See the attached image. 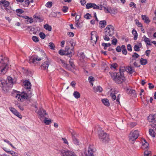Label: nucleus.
Instances as JSON below:
<instances>
[{"label": "nucleus", "instance_id": "obj_1", "mask_svg": "<svg viewBox=\"0 0 156 156\" xmlns=\"http://www.w3.org/2000/svg\"><path fill=\"white\" fill-rule=\"evenodd\" d=\"M110 74L113 80L117 83H120L125 80L123 73L120 72L118 73H110Z\"/></svg>", "mask_w": 156, "mask_h": 156}, {"label": "nucleus", "instance_id": "obj_2", "mask_svg": "<svg viewBox=\"0 0 156 156\" xmlns=\"http://www.w3.org/2000/svg\"><path fill=\"white\" fill-rule=\"evenodd\" d=\"M1 84L3 87H12L13 85L12 79L10 76H8L6 81L2 78L0 77V85Z\"/></svg>", "mask_w": 156, "mask_h": 156}, {"label": "nucleus", "instance_id": "obj_3", "mask_svg": "<svg viewBox=\"0 0 156 156\" xmlns=\"http://www.w3.org/2000/svg\"><path fill=\"white\" fill-rule=\"evenodd\" d=\"M98 136L100 141L103 143H108L110 140L109 134L103 131L100 132L99 133Z\"/></svg>", "mask_w": 156, "mask_h": 156}, {"label": "nucleus", "instance_id": "obj_4", "mask_svg": "<svg viewBox=\"0 0 156 156\" xmlns=\"http://www.w3.org/2000/svg\"><path fill=\"white\" fill-rule=\"evenodd\" d=\"M139 135V132L137 130L131 132L129 135V141L132 144H133L136 140Z\"/></svg>", "mask_w": 156, "mask_h": 156}, {"label": "nucleus", "instance_id": "obj_5", "mask_svg": "<svg viewBox=\"0 0 156 156\" xmlns=\"http://www.w3.org/2000/svg\"><path fill=\"white\" fill-rule=\"evenodd\" d=\"M114 33V28L112 25H108L105 29V34L106 36H112Z\"/></svg>", "mask_w": 156, "mask_h": 156}, {"label": "nucleus", "instance_id": "obj_6", "mask_svg": "<svg viewBox=\"0 0 156 156\" xmlns=\"http://www.w3.org/2000/svg\"><path fill=\"white\" fill-rule=\"evenodd\" d=\"M28 97V96L25 91L21 92L20 94H17L16 96V98L21 102H23Z\"/></svg>", "mask_w": 156, "mask_h": 156}, {"label": "nucleus", "instance_id": "obj_7", "mask_svg": "<svg viewBox=\"0 0 156 156\" xmlns=\"http://www.w3.org/2000/svg\"><path fill=\"white\" fill-rule=\"evenodd\" d=\"M7 60L5 61V62H6ZM8 63H5V64H2L0 66V74L4 75L6 72L8 68Z\"/></svg>", "mask_w": 156, "mask_h": 156}, {"label": "nucleus", "instance_id": "obj_8", "mask_svg": "<svg viewBox=\"0 0 156 156\" xmlns=\"http://www.w3.org/2000/svg\"><path fill=\"white\" fill-rule=\"evenodd\" d=\"M98 38L97 34V33L95 31H92L91 34V40L92 43V45L94 46V44H96Z\"/></svg>", "mask_w": 156, "mask_h": 156}, {"label": "nucleus", "instance_id": "obj_9", "mask_svg": "<svg viewBox=\"0 0 156 156\" xmlns=\"http://www.w3.org/2000/svg\"><path fill=\"white\" fill-rule=\"evenodd\" d=\"M60 153L62 156H76L73 152L68 151L62 150Z\"/></svg>", "mask_w": 156, "mask_h": 156}, {"label": "nucleus", "instance_id": "obj_10", "mask_svg": "<svg viewBox=\"0 0 156 156\" xmlns=\"http://www.w3.org/2000/svg\"><path fill=\"white\" fill-rule=\"evenodd\" d=\"M42 59V58L37 55L32 56L30 59L29 62L30 63H32L34 64L37 63V61H40Z\"/></svg>", "mask_w": 156, "mask_h": 156}, {"label": "nucleus", "instance_id": "obj_11", "mask_svg": "<svg viewBox=\"0 0 156 156\" xmlns=\"http://www.w3.org/2000/svg\"><path fill=\"white\" fill-rule=\"evenodd\" d=\"M9 2L5 0H1L0 2V5L2 9H3L4 8V9L5 10L9 7Z\"/></svg>", "mask_w": 156, "mask_h": 156}, {"label": "nucleus", "instance_id": "obj_12", "mask_svg": "<svg viewBox=\"0 0 156 156\" xmlns=\"http://www.w3.org/2000/svg\"><path fill=\"white\" fill-rule=\"evenodd\" d=\"M148 120L153 123H156V113L154 114H150L147 118Z\"/></svg>", "mask_w": 156, "mask_h": 156}, {"label": "nucleus", "instance_id": "obj_13", "mask_svg": "<svg viewBox=\"0 0 156 156\" xmlns=\"http://www.w3.org/2000/svg\"><path fill=\"white\" fill-rule=\"evenodd\" d=\"M50 61L48 59L47 60L44 62L41 66V69L43 70H45L48 69L49 65L50 64Z\"/></svg>", "mask_w": 156, "mask_h": 156}, {"label": "nucleus", "instance_id": "obj_14", "mask_svg": "<svg viewBox=\"0 0 156 156\" xmlns=\"http://www.w3.org/2000/svg\"><path fill=\"white\" fill-rule=\"evenodd\" d=\"M126 91L128 94L131 95L133 97H136V91L134 90L127 88Z\"/></svg>", "mask_w": 156, "mask_h": 156}, {"label": "nucleus", "instance_id": "obj_15", "mask_svg": "<svg viewBox=\"0 0 156 156\" xmlns=\"http://www.w3.org/2000/svg\"><path fill=\"white\" fill-rule=\"evenodd\" d=\"M141 142L142 144V147L143 149H147L149 147V144L144 138H142Z\"/></svg>", "mask_w": 156, "mask_h": 156}, {"label": "nucleus", "instance_id": "obj_16", "mask_svg": "<svg viewBox=\"0 0 156 156\" xmlns=\"http://www.w3.org/2000/svg\"><path fill=\"white\" fill-rule=\"evenodd\" d=\"M23 86L24 88H31V85L30 82L28 80H25L23 83Z\"/></svg>", "mask_w": 156, "mask_h": 156}, {"label": "nucleus", "instance_id": "obj_17", "mask_svg": "<svg viewBox=\"0 0 156 156\" xmlns=\"http://www.w3.org/2000/svg\"><path fill=\"white\" fill-rule=\"evenodd\" d=\"M75 133H73L71 134L73 142L76 145H78L79 144V142L78 140L76 138Z\"/></svg>", "mask_w": 156, "mask_h": 156}, {"label": "nucleus", "instance_id": "obj_18", "mask_svg": "<svg viewBox=\"0 0 156 156\" xmlns=\"http://www.w3.org/2000/svg\"><path fill=\"white\" fill-rule=\"evenodd\" d=\"M38 114L41 116V117H44V115H47V113L46 112L45 110L43 108H40L38 112Z\"/></svg>", "mask_w": 156, "mask_h": 156}, {"label": "nucleus", "instance_id": "obj_19", "mask_svg": "<svg viewBox=\"0 0 156 156\" xmlns=\"http://www.w3.org/2000/svg\"><path fill=\"white\" fill-rule=\"evenodd\" d=\"M142 47V44L140 42L135 45L133 47L134 50L136 51H140V48Z\"/></svg>", "mask_w": 156, "mask_h": 156}, {"label": "nucleus", "instance_id": "obj_20", "mask_svg": "<svg viewBox=\"0 0 156 156\" xmlns=\"http://www.w3.org/2000/svg\"><path fill=\"white\" fill-rule=\"evenodd\" d=\"M93 150L89 147L87 153H85V156H94Z\"/></svg>", "mask_w": 156, "mask_h": 156}, {"label": "nucleus", "instance_id": "obj_21", "mask_svg": "<svg viewBox=\"0 0 156 156\" xmlns=\"http://www.w3.org/2000/svg\"><path fill=\"white\" fill-rule=\"evenodd\" d=\"M7 60L6 63H8V60L7 58H3L2 55H0V63H1L2 64H5V60Z\"/></svg>", "mask_w": 156, "mask_h": 156}, {"label": "nucleus", "instance_id": "obj_22", "mask_svg": "<svg viewBox=\"0 0 156 156\" xmlns=\"http://www.w3.org/2000/svg\"><path fill=\"white\" fill-rule=\"evenodd\" d=\"M99 27L101 28H104L106 25V22L105 20L100 21L99 23Z\"/></svg>", "mask_w": 156, "mask_h": 156}, {"label": "nucleus", "instance_id": "obj_23", "mask_svg": "<svg viewBox=\"0 0 156 156\" xmlns=\"http://www.w3.org/2000/svg\"><path fill=\"white\" fill-rule=\"evenodd\" d=\"M142 18L146 23H148L150 22V20L148 17L146 15H142Z\"/></svg>", "mask_w": 156, "mask_h": 156}, {"label": "nucleus", "instance_id": "obj_24", "mask_svg": "<svg viewBox=\"0 0 156 156\" xmlns=\"http://www.w3.org/2000/svg\"><path fill=\"white\" fill-rule=\"evenodd\" d=\"M102 102L103 104L107 106H108L110 105L109 102L107 98H105L102 99Z\"/></svg>", "mask_w": 156, "mask_h": 156}, {"label": "nucleus", "instance_id": "obj_25", "mask_svg": "<svg viewBox=\"0 0 156 156\" xmlns=\"http://www.w3.org/2000/svg\"><path fill=\"white\" fill-rule=\"evenodd\" d=\"M126 71L130 74H131L134 72V69L131 67L128 66L126 69Z\"/></svg>", "mask_w": 156, "mask_h": 156}, {"label": "nucleus", "instance_id": "obj_26", "mask_svg": "<svg viewBox=\"0 0 156 156\" xmlns=\"http://www.w3.org/2000/svg\"><path fill=\"white\" fill-rule=\"evenodd\" d=\"M66 51H67V53H66V54L67 55H70L71 53H73L74 51L72 49L71 51H69L70 50L69 47L68 46H66L65 48Z\"/></svg>", "mask_w": 156, "mask_h": 156}, {"label": "nucleus", "instance_id": "obj_27", "mask_svg": "<svg viewBox=\"0 0 156 156\" xmlns=\"http://www.w3.org/2000/svg\"><path fill=\"white\" fill-rule=\"evenodd\" d=\"M143 38H144V41L147 44L149 45H151L150 39L149 38L147 37L145 35L143 36Z\"/></svg>", "mask_w": 156, "mask_h": 156}, {"label": "nucleus", "instance_id": "obj_28", "mask_svg": "<svg viewBox=\"0 0 156 156\" xmlns=\"http://www.w3.org/2000/svg\"><path fill=\"white\" fill-rule=\"evenodd\" d=\"M149 134L152 137H155V134L154 133V129H149Z\"/></svg>", "mask_w": 156, "mask_h": 156}, {"label": "nucleus", "instance_id": "obj_29", "mask_svg": "<svg viewBox=\"0 0 156 156\" xmlns=\"http://www.w3.org/2000/svg\"><path fill=\"white\" fill-rule=\"evenodd\" d=\"M132 33L134 36V39L135 40L137 39V38L138 34L136 31L135 29H133L132 31Z\"/></svg>", "mask_w": 156, "mask_h": 156}, {"label": "nucleus", "instance_id": "obj_30", "mask_svg": "<svg viewBox=\"0 0 156 156\" xmlns=\"http://www.w3.org/2000/svg\"><path fill=\"white\" fill-rule=\"evenodd\" d=\"M73 95L75 98L77 99L79 98L80 96V93L77 91H75L74 92Z\"/></svg>", "mask_w": 156, "mask_h": 156}, {"label": "nucleus", "instance_id": "obj_31", "mask_svg": "<svg viewBox=\"0 0 156 156\" xmlns=\"http://www.w3.org/2000/svg\"><path fill=\"white\" fill-rule=\"evenodd\" d=\"M44 28L46 30H48L49 31H51V30L52 28L51 26L49 25L48 24H45L44 26Z\"/></svg>", "mask_w": 156, "mask_h": 156}, {"label": "nucleus", "instance_id": "obj_32", "mask_svg": "<svg viewBox=\"0 0 156 156\" xmlns=\"http://www.w3.org/2000/svg\"><path fill=\"white\" fill-rule=\"evenodd\" d=\"M122 53L123 54L126 55L127 54V51L126 49L125 45H123L122 46Z\"/></svg>", "mask_w": 156, "mask_h": 156}, {"label": "nucleus", "instance_id": "obj_33", "mask_svg": "<svg viewBox=\"0 0 156 156\" xmlns=\"http://www.w3.org/2000/svg\"><path fill=\"white\" fill-rule=\"evenodd\" d=\"M147 60L146 59L141 58L140 60V63L142 65H145L147 63Z\"/></svg>", "mask_w": 156, "mask_h": 156}, {"label": "nucleus", "instance_id": "obj_34", "mask_svg": "<svg viewBox=\"0 0 156 156\" xmlns=\"http://www.w3.org/2000/svg\"><path fill=\"white\" fill-rule=\"evenodd\" d=\"M88 80L90 83V84L92 85V86L93 85V82L94 81V78L92 76H90L88 77Z\"/></svg>", "mask_w": 156, "mask_h": 156}, {"label": "nucleus", "instance_id": "obj_35", "mask_svg": "<svg viewBox=\"0 0 156 156\" xmlns=\"http://www.w3.org/2000/svg\"><path fill=\"white\" fill-rule=\"evenodd\" d=\"M44 123L47 125H49L51 122V119H48V118L45 117L44 120Z\"/></svg>", "mask_w": 156, "mask_h": 156}, {"label": "nucleus", "instance_id": "obj_36", "mask_svg": "<svg viewBox=\"0 0 156 156\" xmlns=\"http://www.w3.org/2000/svg\"><path fill=\"white\" fill-rule=\"evenodd\" d=\"M151 152L148 150L145 151L144 152V156H151Z\"/></svg>", "mask_w": 156, "mask_h": 156}, {"label": "nucleus", "instance_id": "obj_37", "mask_svg": "<svg viewBox=\"0 0 156 156\" xmlns=\"http://www.w3.org/2000/svg\"><path fill=\"white\" fill-rule=\"evenodd\" d=\"M102 46L104 47V49L105 50L106 49L107 47H109L111 45V44L109 43H103L102 44Z\"/></svg>", "mask_w": 156, "mask_h": 156}, {"label": "nucleus", "instance_id": "obj_38", "mask_svg": "<svg viewBox=\"0 0 156 156\" xmlns=\"http://www.w3.org/2000/svg\"><path fill=\"white\" fill-rule=\"evenodd\" d=\"M137 124L136 122H131L129 124V126L131 128H133Z\"/></svg>", "mask_w": 156, "mask_h": 156}, {"label": "nucleus", "instance_id": "obj_39", "mask_svg": "<svg viewBox=\"0 0 156 156\" xmlns=\"http://www.w3.org/2000/svg\"><path fill=\"white\" fill-rule=\"evenodd\" d=\"M93 91L95 93L98 92L100 93L103 90V88H93Z\"/></svg>", "mask_w": 156, "mask_h": 156}, {"label": "nucleus", "instance_id": "obj_40", "mask_svg": "<svg viewBox=\"0 0 156 156\" xmlns=\"http://www.w3.org/2000/svg\"><path fill=\"white\" fill-rule=\"evenodd\" d=\"M32 39L35 42H37L39 41L38 37L35 36H34L32 37Z\"/></svg>", "mask_w": 156, "mask_h": 156}, {"label": "nucleus", "instance_id": "obj_41", "mask_svg": "<svg viewBox=\"0 0 156 156\" xmlns=\"http://www.w3.org/2000/svg\"><path fill=\"white\" fill-rule=\"evenodd\" d=\"M49 46L51 49L54 50L55 49V46L54 44L52 42H50L49 44Z\"/></svg>", "mask_w": 156, "mask_h": 156}, {"label": "nucleus", "instance_id": "obj_42", "mask_svg": "<svg viewBox=\"0 0 156 156\" xmlns=\"http://www.w3.org/2000/svg\"><path fill=\"white\" fill-rule=\"evenodd\" d=\"M5 10L10 13H12L15 11L14 10H12L10 7H8Z\"/></svg>", "mask_w": 156, "mask_h": 156}, {"label": "nucleus", "instance_id": "obj_43", "mask_svg": "<svg viewBox=\"0 0 156 156\" xmlns=\"http://www.w3.org/2000/svg\"><path fill=\"white\" fill-rule=\"evenodd\" d=\"M39 35L40 37L42 39H44L45 37L46 36L45 34L43 32H40L39 33Z\"/></svg>", "mask_w": 156, "mask_h": 156}, {"label": "nucleus", "instance_id": "obj_44", "mask_svg": "<svg viewBox=\"0 0 156 156\" xmlns=\"http://www.w3.org/2000/svg\"><path fill=\"white\" fill-rule=\"evenodd\" d=\"M132 56L133 59H136L139 57V55L136 52H134Z\"/></svg>", "mask_w": 156, "mask_h": 156}, {"label": "nucleus", "instance_id": "obj_45", "mask_svg": "<svg viewBox=\"0 0 156 156\" xmlns=\"http://www.w3.org/2000/svg\"><path fill=\"white\" fill-rule=\"evenodd\" d=\"M111 91H112L111 93H113L115 95L119 92V91L116 90L115 88H111Z\"/></svg>", "mask_w": 156, "mask_h": 156}, {"label": "nucleus", "instance_id": "obj_46", "mask_svg": "<svg viewBox=\"0 0 156 156\" xmlns=\"http://www.w3.org/2000/svg\"><path fill=\"white\" fill-rule=\"evenodd\" d=\"M92 8H93L94 9H100V7L99 6L97 5L96 4L94 3H92ZM100 10H101V9H100Z\"/></svg>", "mask_w": 156, "mask_h": 156}, {"label": "nucleus", "instance_id": "obj_47", "mask_svg": "<svg viewBox=\"0 0 156 156\" xmlns=\"http://www.w3.org/2000/svg\"><path fill=\"white\" fill-rule=\"evenodd\" d=\"M117 66V64L116 63H113L110 65V68L111 69H115Z\"/></svg>", "mask_w": 156, "mask_h": 156}, {"label": "nucleus", "instance_id": "obj_48", "mask_svg": "<svg viewBox=\"0 0 156 156\" xmlns=\"http://www.w3.org/2000/svg\"><path fill=\"white\" fill-rule=\"evenodd\" d=\"M110 95L112 97V100L114 101L116 99V96L114 94H113V93H111L110 94Z\"/></svg>", "mask_w": 156, "mask_h": 156}, {"label": "nucleus", "instance_id": "obj_49", "mask_svg": "<svg viewBox=\"0 0 156 156\" xmlns=\"http://www.w3.org/2000/svg\"><path fill=\"white\" fill-rule=\"evenodd\" d=\"M84 18L87 19H90V18L91 17V15L88 13H87L85 16H84Z\"/></svg>", "mask_w": 156, "mask_h": 156}, {"label": "nucleus", "instance_id": "obj_50", "mask_svg": "<svg viewBox=\"0 0 156 156\" xmlns=\"http://www.w3.org/2000/svg\"><path fill=\"white\" fill-rule=\"evenodd\" d=\"M52 3L51 2H48L46 4V6L48 8L51 7L52 5Z\"/></svg>", "mask_w": 156, "mask_h": 156}, {"label": "nucleus", "instance_id": "obj_51", "mask_svg": "<svg viewBox=\"0 0 156 156\" xmlns=\"http://www.w3.org/2000/svg\"><path fill=\"white\" fill-rule=\"evenodd\" d=\"M117 42V40L116 38H114L112 41V44L115 45L116 44Z\"/></svg>", "mask_w": 156, "mask_h": 156}, {"label": "nucleus", "instance_id": "obj_52", "mask_svg": "<svg viewBox=\"0 0 156 156\" xmlns=\"http://www.w3.org/2000/svg\"><path fill=\"white\" fill-rule=\"evenodd\" d=\"M9 109L13 114H15L16 112L17 111L15 108L12 107L9 108Z\"/></svg>", "mask_w": 156, "mask_h": 156}, {"label": "nucleus", "instance_id": "obj_53", "mask_svg": "<svg viewBox=\"0 0 156 156\" xmlns=\"http://www.w3.org/2000/svg\"><path fill=\"white\" fill-rule=\"evenodd\" d=\"M92 3H88L87 4L86 7L87 9H89L90 8H92Z\"/></svg>", "mask_w": 156, "mask_h": 156}, {"label": "nucleus", "instance_id": "obj_54", "mask_svg": "<svg viewBox=\"0 0 156 156\" xmlns=\"http://www.w3.org/2000/svg\"><path fill=\"white\" fill-rule=\"evenodd\" d=\"M122 46L120 47V46H118L116 48V50L118 52H120L122 50Z\"/></svg>", "mask_w": 156, "mask_h": 156}, {"label": "nucleus", "instance_id": "obj_55", "mask_svg": "<svg viewBox=\"0 0 156 156\" xmlns=\"http://www.w3.org/2000/svg\"><path fill=\"white\" fill-rule=\"evenodd\" d=\"M110 12L114 14H115L117 12V11L116 9H110Z\"/></svg>", "mask_w": 156, "mask_h": 156}, {"label": "nucleus", "instance_id": "obj_56", "mask_svg": "<svg viewBox=\"0 0 156 156\" xmlns=\"http://www.w3.org/2000/svg\"><path fill=\"white\" fill-rule=\"evenodd\" d=\"M109 36H106L105 34V36L103 37L105 41H108L110 40V38L108 37Z\"/></svg>", "mask_w": 156, "mask_h": 156}, {"label": "nucleus", "instance_id": "obj_57", "mask_svg": "<svg viewBox=\"0 0 156 156\" xmlns=\"http://www.w3.org/2000/svg\"><path fill=\"white\" fill-rule=\"evenodd\" d=\"M127 49L129 51H132V48L131 45L130 44H128L127 46Z\"/></svg>", "mask_w": 156, "mask_h": 156}, {"label": "nucleus", "instance_id": "obj_58", "mask_svg": "<svg viewBox=\"0 0 156 156\" xmlns=\"http://www.w3.org/2000/svg\"><path fill=\"white\" fill-rule=\"evenodd\" d=\"M136 23L137 25L139 27H142V25L141 23H140L138 20H136Z\"/></svg>", "mask_w": 156, "mask_h": 156}, {"label": "nucleus", "instance_id": "obj_59", "mask_svg": "<svg viewBox=\"0 0 156 156\" xmlns=\"http://www.w3.org/2000/svg\"><path fill=\"white\" fill-rule=\"evenodd\" d=\"M58 53L60 55H62L66 54V52L62 50H60L59 51Z\"/></svg>", "mask_w": 156, "mask_h": 156}, {"label": "nucleus", "instance_id": "obj_60", "mask_svg": "<svg viewBox=\"0 0 156 156\" xmlns=\"http://www.w3.org/2000/svg\"><path fill=\"white\" fill-rule=\"evenodd\" d=\"M68 9V8L66 6H64L62 9V11L64 12H66Z\"/></svg>", "mask_w": 156, "mask_h": 156}, {"label": "nucleus", "instance_id": "obj_61", "mask_svg": "<svg viewBox=\"0 0 156 156\" xmlns=\"http://www.w3.org/2000/svg\"><path fill=\"white\" fill-rule=\"evenodd\" d=\"M104 11L106 13L110 12V9H109L108 8L106 7H104Z\"/></svg>", "mask_w": 156, "mask_h": 156}, {"label": "nucleus", "instance_id": "obj_62", "mask_svg": "<svg viewBox=\"0 0 156 156\" xmlns=\"http://www.w3.org/2000/svg\"><path fill=\"white\" fill-rule=\"evenodd\" d=\"M9 153L11 154L12 156H17V155H16V153L14 151H9Z\"/></svg>", "mask_w": 156, "mask_h": 156}, {"label": "nucleus", "instance_id": "obj_63", "mask_svg": "<svg viewBox=\"0 0 156 156\" xmlns=\"http://www.w3.org/2000/svg\"><path fill=\"white\" fill-rule=\"evenodd\" d=\"M16 12L17 13H23V11L22 10L20 9H17L16 10Z\"/></svg>", "mask_w": 156, "mask_h": 156}, {"label": "nucleus", "instance_id": "obj_64", "mask_svg": "<svg viewBox=\"0 0 156 156\" xmlns=\"http://www.w3.org/2000/svg\"><path fill=\"white\" fill-rule=\"evenodd\" d=\"M25 6H27L30 3V2L29 0H26L25 1Z\"/></svg>", "mask_w": 156, "mask_h": 156}]
</instances>
